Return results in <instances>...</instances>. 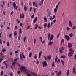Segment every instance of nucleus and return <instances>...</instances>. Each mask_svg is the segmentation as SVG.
<instances>
[{
  "mask_svg": "<svg viewBox=\"0 0 76 76\" xmlns=\"http://www.w3.org/2000/svg\"><path fill=\"white\" fill-rule=\"evenodd\" d=\"M61 73V70L59 71L57 73V76H58L60 75Z\"/></svg>",
  "mask_w": 76,
  "mask_h": 76,
  "instance_id": "obj_12",
  "label": "nucleus"
},
{
  "mask_svg": "<svg viewBox=\"0 0 76 76\" xmlns=\"http://www.w3.org/2000/svg\"><path fill=\"white\" fill-rule=\"evenodd\" d=\"M17 60H18V58H17L16 59H14V61H17Z\"/></svg>",
  "mask_w": 76,
  "mask_h": 76,
  "instance_id": "obj_55",
  "label": "nucleus"
},
{
  "mask_svg": "<svg viewBox=\"0 0 76 76\" xmlns=\"http://www.w3.org/2000/svg\"><path fill=\"white\" fill-rule=\"evenodd\" d=\"M15 64H16V62H13L12 63V65L13 66H15Z\"/></svg>",
  "mask_w": 76,
  "mask_h": 76,
  "instance_id": "obj_34",
  "label": "nucleus"
},
{
  "mask_svg": "<svg viewBox=\"0 0 76 76\" xmlns=\"http://www.w3.org/2000/svg\"><path fill=\"white\" fill-rule=\"evenodd\" d=\"M75 26H74L73 27V28H72V29H75Z\"/></svg>",
  "mask_w": 76,
  "mask_h": 76,
  "instance_id": "obj_54",
  "label": "nucleus"
},
{
  "mask_svg": "<svg viewBox=\"0 0 76 76\" xmlns=\"http://www.w3.org/2000/svg\"><path fill=\"white\" fill-rule=\"evenodd\" d=\"M43 67H47V61H45L42 62Z\"/></svg>",
  "mask_w": 76,
  "mask_h": 76,
  "instance_id": "obj_2",
  "label": "nucleus"
},
{
  "mask_svg": "<svg viewBox=\"0 0 76 76\" xmlns=\"http://www.w3.org/2000/svg\"><path fill=\"white\" fill-rule=\"evenodd\" d=\"M61 44H64V39H62L61 40Z\"/></svg>",
  "mask_w": 76,
  "mask_h": 76,
  "instance_id": "obj_18",
  "label": "nucleus"
},
{
  "mask_svg": "<svg viewBox=\"0 0 76 76\" xmlns=\"http://www.w3.org/2000/svg\"><path fill=\"white\" fill-rule=\"evenodd\" d=\"M20 58L21 60L22 59V54H20Z\"/></svg>",
  "mask_w": 76,
  "mask_h": 76,
  "instance_id": "obj_35",
  "label": "nucleus"
},
{
  "mask_svg": "<svg viewBox=\"0 0 76 76\" xmlns=\"http://www.w3.org/2000/svg\"><path fill=\"white\" fill-rule=\"evenodd\" d=\"M54 38V36L53 34L51 35V37L50 39H49L50 41H52V39H53V38Z\"/></svg>",
  "mask_w": 76,
  "mask_h": 76,
  "instance_id": "obj_10",
  "label": "nucleus"
},
{
  "mask_svg": "<svg viewBox=\"0 0 76 76\" xmlns=\"http://www.w3.org/2000/svg\"><path fill=\"white\" fill-rule=\"evenodd\" d=\"M9 45H10V44L9 43V42H7V47H9Z\"/></svg>",
  "mask_w": 76,
  "mask_h": 76,
  "instance_id": "obj_38",
  "label": "nucleus"
},
{
  "mask_svg": "<svg viewBox=\"0 0 76 76\" xmlns=\"http://www.w3.org/2000/svg\"><path fill=\"white\" fill-rule=\"evenodd\" d=\"M47 23H45L44 24V26L45 28H46V27H47Z\"/></svg>",
  "mask_w": 76,
  "mask_h": 76,
  "instance_id": "obj_36",
  "label": "nucleus"
},
{
  "mask_svg": "<svg viewBox=\"0 0 76 76\" xmlns=\"http://www.w3.org/2000/svg\"><path fill=\"white\" fill-rule=\"evenodd\" d=\"M74 58L75 60H76V55H75L74 56Z\"/></svg>",
  "mask_w": 76,
  "mask_h": 76,
  "instance_id": "obj_63",
  "label": "nucleus"
},
{
  "mask_svg": "<svg viewBox=\"0 0 76 76\" xmlns=\"http://www.w3.org/2000/svg\"><path fill=\"white\" fill-rule=\"evenodd\" d=\"M73 73L74 74H76V69L75 67H73L72 69Z\"/></svg>",
  "mask_w": 76,
  "mask_h": 76,
  "instance_id": "obj_7",
  "label": "nucleus"
},
{
  "mask_svg": "<svg viewBox=\"0 0 76 76\" xmlns=\"http://www.w3.org/2000/svg\"><path fill=\"white\" fill-rule=\"evenodd\" d=\"M61 62L62 65L64 66V61L62 59L61 60Z\"/></svg>",
  "mask_w": 76,
  "mask_h": 76,
  "instance_id": "obj_22",
  "label": "nucleus"
},
{
  "mask_svg": "<svg viewBox=\"0 0 76 76\" xmlns=\"http://www.w3.org/2000/svg\"><path fill=\"white\" fill-rule=\"evenodd\" d=\"M18 39L19 40H20V35L18 37Z\"/></svg>",
  "mask_w": 76,
  "mask_h": 76,
  "instance_id": "obj_56",
  "label": "nucleus"
},
{
  "mask_svg": "<svg viewBox=\"0 0 76 76\" xmlns=\"http://www.w3.org/2000/svg\"><path fill=\"white\" fill-rule=\"evenodd\" d=\"M27 76H30V75H29V73H27Z\"/></svg>",
  "mask_w": 76,
  "mask_h": 76,
  "instance_id": "obj_64",
  "label": "nucleus"
},
{
  "mask_svg": "<svg viewBox=\"0 0 76 76\" xmlns=\"http://www.w3.org/2000/svg\"><path fill=\"white\" fill-rule=\"evenodd\" d=\"M69 26L70 27H72V26H73L72 25V22H71V21H69Z\"/></svg>",
  "mask_w": 76,
  "mask_h": 76,
  "instance_id": "obj_9",
  "label": "nucleus"
},
{
  "mask_svg": "<svg viewBox=\"0 0 76 76\" xmlns=\"http://www.w3.org/2000/svg\"><path fill=\"white\" fill-rule=\"evenodd\" d=\"M21 73V72H20V71H18L17 72V73L18 74V75H19L20 73Z\"/></svg>",
  "mask_w": 76,
  "mask_h": 76,
  "instance_id": "obj_46",
  "label": "nucleus"
},
{
  "mask_svg": "<svg viewBox=\"0 0 76 76\" xmlns=\"http://www.w3.org/2000/svg\"><path fill=\"white\" fill-rule=\"evenodd\" d=\"M22 55L23 58H25V56H24V55H23V53H22Z\"/></svg>",
  "mask_w": 76,
  "mask_h": 76,
  "instance_id": "obj_41",
  "label": "nucleus"
},
{
  "mask_svg": "<svg viewBox=\"0 0 76 76\" xmlns=\"http://www.w3.org/2000/svg\"><path fill=\"white\" fill-rule=\"evenodd\" d=\"M34 44H35V43H36V39H34Z\"/></svg>",
  "mask_w": 76,
  "mask_h": 76,
  "instance_id": "obj_50",
  "label": "nucleus"
},
{
  "mask_svg": "<svg viewBox=\"0 0 76 76\" xmlns=\"http://www.w3.org/2000/svg\"><path fill=\"white\" fill-rule=\"evenodd\" d=\"M57 9L56 8H55V9L54 10V11L55 12V13H57Z\"/></svg>",
  "mask_w": 76,
  "mask_h": 76,
  "instance_id": "obj_49",
  "label": "nucleus"
},
{
  "mask_svg": "<svg viewBox=\"0 0 76 76\" xmlns=\"http://www.w3.org/2000/svg\"><path fill=\"white\" fill-rule=\"evenodd\" d=\"M54 66V62H53L52 64V66L53 67Z\"/></svg>",
  "mask_w": 76,
  "mask_h": 76,
  "instance_id": "obj_43",
  "label": "nucleus"
},
{
  "mask_svg": "<svg viewBox=\"0 0 76 76\" xmlns=\"http://www.w3.org/2000/svg\"><path fill=\"white\" fill-rule=\"evenodd\" d=\"M37 20H38V17H36V18H35V19L34 20L33 22H34V23H35L36 22H37Z\"/></svg>",
  "mask_w": 76,
  "mask_h": 76,
  "instance_id": "obj_11",
  "label": "nucleus"
},
{
  "mask_svg": "<svg viewBox=\"0 0 76 76\" xmlns=\"http://www.w3.org/2000/svg\"><path fill=\"white\" fill-rule=\"evenodd\" d=\"M69 36L70 37H72L73 36V34L71 33L70 34H69Z\"/></svg>",
  "mask_w": 76,
  "mask_h": 76,
  "instance_id": "obj_40",
  "label": "nucleus"
},
{
  "mask_svg": "<svg viewBox=\"0 0 76 76\" xmlns=\"http://www.w3.org/2000/svg\"><path fill=\"white\" fill-rule=\"evenodd\" d=\"M2 60H3V59L2 58L0 59V62L1 63V62H2Z\"/></svg>",
  "mask_w": 76,
  "mask_h": 76,
  "instance_id": "obj_60",
  "label": "nucleus"
},
{
  "mask_svg": "<svg viewBox=\"0 0 76 76\" xmlns=\"http://www.w3.org/2000/svg\"><path fill=\"white\" fill-rule=\"evenodd\" d=\"M66 30H67V31H69V29H70V30H71V28H69V27H66Z\"/></svg>",
  "mask_w": 76,
  "mask_h": 76,
  "instance_id": "obj_30",
  "label": "nucleus"
},
{
  "mask_svg": "<svg viewBox=\"0 0 76 76\" xmlns=\"http://www.w3.org/2000/svg\"><path fill=\"white\" fill-rule=\"evenodd\" d=\"M44 19L45 22H47V18H46L45 17H44Z\"/></svg>",
  "mask_w": 76,
  "mask_h": 76,
  "instance_id": "obj_28",
  "label": "nucleus"
},
{
  "mask_svg": "<svg viewBox=\"0 0 76 76\" xmlns=\"http://www.w3.org/2000/svg\"><path fill=\"white\" fill-rule=\"evenodd\" d=\"M73 46V44L71 43H69L68 44V47L69 48H72Z\"/></svg>",
  "mask_w": 76,
  "mask_h": 76,
  "instance_id": "obj_5",
  "label": "nucleus"
},
{
  "mask_svg": "<svg viewBox=\"0 0 76 76\" xmlns=\"http://www.w3.org/2000/svg\"><path fill=\"white\" fill-rule=\"evenodd\" d=\"M14 35L15 37H16L17 35V33H16V31H15L14 33Z\"/></svg>",
  "mask_w": 76,
  "mask_h": 76,
  "instance_id": "obj_29",
  "label": "nucleus"
},
{
  "mask_svg": "<svg viewBox=\"0 0 76 76\" xmlns=\"http://www.w3.org/2000/svg\"><path fill=\"white\" fill-rule=\"evenodd\" d=\"M69 51L70 52L68 53V55L69 57H70L73 54L74 51L73 50V49L71 48L69 49Z\"/></svg>",
  "mask_w": 76,
  "mask_h": 76,
  "instance_id": "obj_1",
  "label": "nucleus"
},
{
  "mask_svg": "<svg viewBox=\"0 0 76 76\" xmlns=\"http://www.w3.org/2000/svg\"><path fill=\"white\" fill-rule=\"evenodd\" d=\"M17 66H18V67H20V64H17Z\"/></svg>",
  "mask_w": 76,
  "mask_h": 76,
  "instance_id": "obj_51",
  "label": "nucleus"
},
{
  "mask_svg": "<svg viewBox=\"0 0 76 76\" xmlns=\"http://www.w3.org/2000/svg\"><path fill=\"white\" fill-rule=\"evenodd\" d=\"M56 51L57 53H58L59 52V51L58 50V49L57 48L56 49Z\"/></svg>",
  "mask_w": 76,
  "mask_h": 76,
  "instance_id": "obj_57",
  "label": "nucleus"
},
{
  "mask_svg": "<svg viewBox=\"0 0 76 76\" xmlns=\"http://www.w3.org/2000/svg\"><path fill=\"white\" fill-rule=\"evenodd\" d=\"M22 18H24V14H23V13H22Z\"/></svg>",
  "mask_w": 76,
  "mask_h": 76,
  "instance_id": "obj_48",
  "label": "nucleus"
},
{
  "mask_svg": "<svg viewBox=\"0 0 76 76\" xmlns=\"http://www.w3.org/2000/svg\"><path fill=\"white\" fill-rule=\"evenodd\" d=\"M53 44V42L50 41L49 42L48 45H51Z\"/></svg>",
  "mask_w": 76,
  "mask_h": 76,
  "instance_id": "obj_13",
  "label": "nucleus"
},
{
  "mask_svg": "<svg viewBox=\"0 0 76 76\" xmlns=\"http://www.w3.org/2000/svg\"><path fill=\"white\" fill-rule=\"evenodd\" d=\"M42 54V51H40L39 53V58H40V57H41V56Z\"/></svg>",
  "mask_w": 76,
  "mask_h": 76,
  "instance_id": "obj_8",
  "label": "nucleus"
},
{
  "mask_svg": "<svg viewBox=\"0 0 76 76\" xmlns=\"http://www.w3.org/2000/svg\"><path fill=\"white\" fill-rule=\"evenodd\" d=\"M24 10L25 11H26L27 10V7L26 6L24 7Z\"/></svg>",
  "mask_w": 76,
  "mask_h": 76,
  "instance_id": "obj_32",
  "label": "nucleus"
},
{
  "mask_svg": "<svg viewBox=\"0 0 76 76\" xmlns=\"http://www.w3.org/2000/svg\"><path fill=\"white\" fill-rule=\"evenodd\" d=\"M50 27H51V24L50 23H48L47 25V27L48 28H49Z\"/></svg>",
  "mask_w": 76,
  "mask_h": 76,
  "instance_id": "obj_21",
  "label": "nucleus"
},
{
  "mask_svg": "<svg viewBox=\"0 0 76 76\" xmlns=\"http://www.w3.org/2000/svg\"><path fill=\"white\" fill-rule=\"evenodd\" d=\"M55 18H56V16L55 15L53 16L52 19H54Z\"/></svg>",
  "mask_w": 76,
  "mask_h": 76,
  "instance_id": "obj_42",
  "label": "nucleus"
},
{
  "mask_svg": "<svg viewBox=\"0 0 76 76\" xmlns=\"http://www.w3.org/2000/svg\"><path fill=\"white\" fill-rule=\"evenodd\" d=\"M39 39H40V41L41 42H42V38L41 37H40L39 38Z\"/></svg>",
  "mask_w": 76,
  "mask_h": 76,
  "instance_id": "obj_33",
  "label": "nucleus"
},
{
  "mask_svg": "<svg viewBox=\"0 0 76 76\" xmlns=\"http://www.w3.org/2000/svg\"><path fill=\"white\" fill-rule=\"evenodd\" d=\"M57 60H58V57H57V56H56V58H55V63H57Z\"/></svg>",
  "mask_w": 76,
  "mask_h": 76,
  "instance_id": "obj_15",
  "label": "nucleus"
},
{
  "mask_svg": "<svg viewBox=\"0 0 76 76\" xmlns=\"http://www.w3.org/2000/svg\"><path fill=\"white\" fill-rule=\"evenodd\" d=\"M59 36H60V33H59L57 36V39H58V38L59 37Z\"/></svg>",
  "mask_w": 76,
  "mask_h": 76,
  "instance_id": "obj_45",
  "label": "nucleus"
},
{
  "mask_svg": "<svg viewBox=\"0 0 76 76\" xmlns=\"http://www.w3.org/2000/svg\"><path fill=\"white\" fill-rule=\"evenodd\" d=\"M18 52H19V49H18L17 51H15V53H18Z\"/></svg>",
  "mask_w": 76,
  "mask_h": 76,
  "instance_id": "obj_62",
  "label": "nucleus"
},
{
  "mask_svg": "<svg viewBox=\"0 0 76 76\" xmlns=\"http://www.w3.org/2000/svg\"><path fill=\"white\" fill-rule=\"evenodd\" d=\"M24 69H26V68L23 66L20 68V71H21V72H22L23 70H24Z\"/></svg>",
  "mask_w": 76,
  "mask_h": 76,
  "instance_id": "obj_6",
  "label": "nucleus"
},
{
  "mask_svg": "<svg viewBox=\"0 0 76 76\" xmlns=\"http://www.w3.org/2000/svg\"><path fill=\"white\" fill-rule=\"evenodd\" d=\"M48 40H49L50 39V36H51V34L50 33L48 35Z\"/></svg>",
  "mask_w": 76,
  "mask_h": 76,
  "instance_id": "obj_17",
  "label": "nucleus"
},
{
  "mask_svg": "<svg viewBox=\"0 0 76 76\" xmlns=\"http://www.w3.org/2000/svg\"><path fill=\"white\" fill-rule=\"evenodd\" d=\"M12 34L11 33L10 34V38H12Z\"/></svg>",
  "mask_w": 76,
  "mask_h": 76,
  "instance_id": "obj_44",
  "label": "nucleus"
},
{
  "mask_svg": "<svg viewBox=\"0 0 76 76\" xmlns=\"http://www.w3.org/2000/svg\"><path fill=\"white\" fill-rule=\"evenodd\" d=\"M58 5H57L56 6V8L57 9H58Z\"/></svg>",
  "mask_w": 76,
  "mask_h": 76,
  "instance_id": "obj_58",
  "label": "nucleus"
},
{
  "mask_svg": "<svg viewBox=\"0 0 76 76\" xmlns=\"http://www.w3.org/2000/svg\"><path fill=\"white\" fill-rule=\"evenodd\" d=\"M65 57H66V56H65L64 55H63V56H61V58H65Z\"/></svg>",
  "mask_w": 76,
  "mask_h": 76,
  "instance_id": "obj_23",
  "label": "nucleus"
},
{
  "mask_svg": "<svg viewBox=\"0 0 76 76\" xmlns=\"http://www.w3.org/2000/svg\"><path fill=\"white\" fill-rule=\"evenodd\" d=\"M13 6L14 7V9H16V10H17V9H18V6H16V2H15L13 3Z\"/></svg>",
  "mask_w": 76,
  "mask_h": 76,
  "instance_id": "obj_3",
  "label": "nucleus"
},
{
  "mask_svg": "<svg viewBox=\"0 0 76 76\" xmlns=\"http://www.w3.org/2000/svg\"><path fill=\"white\" fill-rule=\"evenodd\" d=\"M2 51L3 53H4V52H5V51H6V49H2Z\"/></svg>",
  "mask_w": 76,
  "mask_h": 76,
  "instance_id": "obj_31",
  "label": "nucleus"
},
{
  "mask_svg": "<svg viewBox=\"0 0 76 76\" xmlns=\"http://www.w3.org/2000/svg\"><path fill=\"white\" fill-rule=\"evenodd\" d=\"M22 33V28H20L19 29V34H20Z\"/></svg>",
  "mask_w": 76,
  "mask_h": 76,
  "instance_id": "obj_24",
  "label": "nucleus"
},
{
  "mask_svg": "<svg viewBox=\"0 0 76 76\" xmlns=\"http://www.w3.org/2000/svg\"><path fill=\"white\" fill-rule=\"evenodd\" d=\"M44 0H41V2H39V5L40 6H41L42 4H43V2H44Z\"/></svg>",
  "mask_w": 76,
  "mask_h": 76,
  "instance_id": "obj_14",
  "label": "nucleus"
},
{
  "mask_svg": "<svg viewBox=\"0 0 76 76\" xmlns=\"http://www.w3.org/2000/svg\"><path fill=\"white\" fill-rule=\"evenodd\" d=\"M27 38V37H26V36L24 37V39H23V41H24V42H25L26 39Z\"/></svg>",
  "mask_w": 76,
  "mask_h": 76,
  "instance_id": "obj_25",
  "label": "nucleus"
},
{
  "mask_svg": "<svg viewBox=\"0 0 76 76\" xmlns=\"http://www.w3.org/2000/svg\"><path fill=\"white\" fill-rule=\"evenodd\" d=\"M69 70H68L66 71V76H69Z\"/></svg>",
  "mask_w": 76,
  "mask_h": 76,
  "instance_id": "obj_19",
  "label": "nucleus"
},
{
  "mask_svg": "<svg viewBox=\"0 0 76 76\" xmlns=\"http://www.w3.org/2000/svg\"><path fill=\"white\" fill-rule=\"evenodd\" d=\"M30 28V26H28L27 28V29H28L29 28Z\"/></svg>",
  "mask_w": 76,
  "mask_h": 76,
  "instance_id": "obj_59",
  "label": "nucleus"
},
{
  "mask_svg": "<svg viewBox=\"0 0 76 76\" xmlns=\"http://www.w3.org/2000/svg\"><path fill=\"white\" fill-rule=\"evenodd\" d=\"M35 2H33V6H35Z\"/></svg>",
  "mask_w": 76,
  "mask_h": 76,
  "instance_id": "obj_61",
  "label": "nucleus"
},
{
  "mask_svg": "<svg viewBox=\"0 0 76 76\" xmlns=\"http://www.w3.org/2000/svg\"><path fill=\"white\" fill-rule=\"evenodd\" d=\"M59 52L60 54H62L63 53V51L61 50V48H59Z\"/></svg>",
  "mask_w": 76,
  "mask_h": 76,
  "instance_id": "obj_20",
  "label": "nucleus"
},
{
  "mask_svg": "<svg viewBox=\"0 0 76 76\" xmlns=\"http://www.w3.org/2000/svg\"><path fill=\"white\" fill-rule=\"evenodd\" d=\"M45 42V40H43L42 42V44H44Z\"/></svg>",
  "mask_w": 76,
  "mask_h": 76,
  "instance_id": "obj_53",
  "label": "nucleus"
},
{
  "mask_svg": "<svg viewBox=\"0 0 76 76\" xmlns=\"http://www.w3.org/2000/svg\"><path fill=\"white\" fill-rule=\"evenodd\" d=\"M34 58H35V59H37V56L35 55L34 57Z\"/></svg>",
  "mask_w": 76,
  "mask_h": 76,
  "instance_id": "obj_52",
  "label": "nucleus"
},
{
  "mask_svg": "<svg viewBox=\"0 0 76 76\" xmlns=\"http://www.w3.org/2000/svg\"><path fill=\"white\" fill-rule=\"evenodd\" d=\"M57 63H60V59H58L57 61Z\"/></svg>",
  "mask_w": 76,
  "mask_h": 76,
  "instance_id": "obj_39",
  "label": "nucleus"
},
{
  "mask_svg": "<svg viewBox=\"0 0 76 76\" xmlns=\"http://www.w3.org/2000/svg\"><path fill=\"white\" fill-rule=\"evenodd\" d=\"M34 14H33V15L31 16V18H34Z\"/></svg>",
  "mask_w": 76,
  "mask_h": 76,
  "instance_id": "obj_47",
  "label": "nucleus"
},
{
  "mask_svg": "<svg viewBox=\"0 0 76 76\" xmlns=\"http://www.w3.org/2000/svg\"><path fill=\"white\" fill-rule=\"evenodd\" d=\"M38 25L37 24H36L35 27V29H37L38 28Z\"/></svg>",
  "mask_w": 76,
  "mask_h": 76,
  "instance_id": "obj_26",
  "label": "nucleus"
},
{
  "mask_svg": "<svg viewBox=\"0 0 76 76\" xmlns=\"http://www.w3.org/2000/svg\"><path fill=\"white\" fill-rule=\"evenodd\" d=\"M47 59L48 60H50L51 59V56H47Z\"/></svg>",
  "mask_w": 76,
  "mask_h": 76,
  "instance_id": "obj_16",
  "label": "nucleus"
},
{
  "mask_svg": "<svg viewBox=\"0 0 76 76\" xmlns=\"http://www.w3.org/2000/svg\"><path fill=\"white\" fill-rule=\"evenodd\" d=\"M3 75V71H2L1 72V74L0 75L1 76H2Z\"/></svg>",
  "mask_w": 76,
  "mask_h": 76,
  "instance_id": "obj_37",
  "label": "nucleus"
},
{
  "mask_svg": "<svg viewBox=\"0 0 76 76\" xmlns=\"http://www.w3.org/2000/svg\"><path fill=\"white\" fill-rule=\"evenodd\" d=\"M65 38L66 39L67 41H69V40H70V37L67 35L65 36Z\"/></svg>",
  "mask_w": 76,
  "mask_h": 76,
  "instance_id": "obj_4",
  "label": "nucleus"
},
{
  "mask_svg": "<svg viewBox=\"0 0 76 76\" xmlns=\"http://www.w3.org/2000/svg\"><path fill=\"white\" fill-rule=\"evenodd\" d=\"M32 55V53L31 52H30L29 54V57H31V56Z\"/></svg>",
  "mask_w": 76,
  "mask_h": 76,
  "instance_id": "obj_27",
  "label": "nucleus"
}]
</instances>
